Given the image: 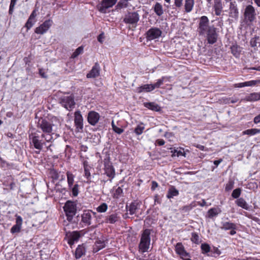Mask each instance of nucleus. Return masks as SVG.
<instances>
[{"mask_svg": "<svg viewBox=\"0 0 260 260\" xmlns=\"http://www.w3.org/2000/svg\"><path fill=\"white\" fill-rule=\"evenodd\" d=\"M152 230L150 229H146L143 231L139 243V250L141 252H147L149 248L150 244V234Z\"/></svg>", "mask_w": 260, "mask_h": 260, "instance_id": "f257e3e1", "label": "nucleus"}, {"mask_svg": "<svg viewBox=\"0 0 260 260\" xmlns=\"http://www.w3.org/2000/svg\"><path fill=\"white\" fill-rule=\"evenodd\" d=\"M244 16L247 22L252 23L256 18V13L254 8L251 5L247 6L245 9Z\"/></svg>", "mask_w": 260, "mask_h": 260, "instance_id": "f03ea898", "label": "nucleus"}, {"mask_svg": "<svg viewBox=\"0 0 260 260\" xmlns=\"http://www.w3.org/2000/svg\"><path fill=\"white\" fill-rule=\"evenodd\" d=\"M53 124L51 122L44 119H41L38 123V127L40 128L43 133H52L53 132Z\"/></svg>", "mask_w": 260, "mask_h": 260, "instance_id": "7ed1b4c3", "label": "nucleus"}, {"mask_svg": "<svg viewBox=\"0 0 260 260\" xmlns=\"http://www.w3.org/2000/svg\"><path fill=\"white\" fill-rule=\"evenodd\" d=\"M52 24L53 21L51 19H48L45 21L39 26L36 27L35 32L37 34L43 35L49 29Z\"/></svg>", "mask_w": 260, "mask_h": 260, "instance_id": "20e7f679", "label": "nucleus"}, {"mask_svg": "<svg viewBox=\"0 0 260 260\" xmlns=\"http://www.w3.org/2000/svg\"><path fill=\"white\" fill-rule=\"evenodd\" d=\"M64 210L68 217V219H72L76 212V205L73 202L68 201L64 206Z\"/></svg>", "mask_w": 260, "mask_h": 260, "instance_id": "39448f33", "label": "nucleus"}, {"mask_svg": "<svg viewBox=\"0 0 260 260\" xmlns=\"http://www.w3.org/2000/svg\"><path fill=\"white\" fill-rule=\"evenodd\" d=\"M117 2V0H103L97 6L99 11L102 13H106L108 8L112 7Z\"/></svg>", "mask_w": 260, "mask_h": 260, "instance_id": "423d86ee", "label": "nucleus"}, {"mask_svg": "<svg viewBox=\"0 0 260 260\" xmlns=\"http://www.w3.org/2000/svg\"><path fill=\"white\" fill-rule=\"evenodd\" d=\"M239 10L236 1L230 3L229 8V16L230 18L235 20H238L239 17Z\"/></svg>", "mask_w": 260, "mask_h": 260, "instance_id": "0eeeda50", "label": "nucleus"}, {"mask_svg": "<svg viewBox=\"0 0 260 260\" xmlns=\"http://www.w3.org/2000/svg\"><path fill=\"white\" fill-rule=\"evenodd\" d=\"M60 103L67 110H70L75 105V102L72 96H64L60 100Z\"/></svg>", "mask_w": 260, "mask_h": 260, "instance_id": "6e6552de", "label": "nucleus"}, {"mask_svg": "<svg viewBox=\"0 0 260 260\" xmlns=\"http://www.w3.org/2000/svg\"><path fill=\"white\" fill-rule=\"evenodd\" d=\"M30 144L34 147L41 150L43 148V145H45V142H41L40 137L39 136H36L31 134L29 136Z\"/></svg>", "mask_w": 260, "mask_h": 260, "instance_id": "1a4fd4ad", "label": "nucleus"}, {"mask_svg": "<svg viewBox=\"0 0 260 260\" xmlns=\"http://www.w3.org/2000/svg\"><path fill=\"white\" fill-rule=\"evenodd\" d=\"M211 27L209 26V19L207 17L205 16H202L199 23V32L203 35L208 30L209 28Z\"/></svg>", "mask_w": 260, "mask_h": 260, "instance_id": "9d476101", "label": "nucleus"}, {"mask_svg": "<svg viewBox=\"0 0 260 260\" xmlns=\"http://www.w3.org/2000/svg\"><path fill=\"white\" fill-rule=\"evenodd\" d=\"M139 14L138 12L128 13L124 17L123 21L126 23L135 24L139 20Z\"/></svg>", "mask_w": 260, "mask_h": 260, "instance_id": "9b49d317", "label": "nucleus"}, {"mask_svg": "<svg viewBox=\"0 0 260 260\" xmlns=\"http://www.w3.org/2000/svg\"><path fill=\"white\" fill-rule=\"evenodd\" d=\"M83 118L81 112L77 111L74 113V122L78 131L82 130L83 127Z\"/></svg>", "mask_w": 260, "mask_h": 260, "instance_id": "f8f14e48", "label": "nucleus"}, {"mask_svg": "<svg viewBox=\"0 0 260 260\" xmlns=\"http://www.w3.org/2000/svg\"><path fill=\"white\" fill-rule=\"evenodd\" d=\"M161 31L158 28L153 27L149 29L147 33V38L149 40H152L158 38L161 35Z\"/></svg>", "mask_w": 260, "mask_h": 260, "instance_id": "ddd939ff", "label": "nucleus"}, {"mask_svg": "<svg viewBox=\"0 0 260 260\" xmlns=\"http://www.w3.org/2000/svg\"><path fill=\"white\" fill-rule=\"evenodd\" d=\"M207 32V39L209 44H213L217 41V35L216 32V29L213 26L209 28Z\"/></svg>", "mask_w": 260, "mask_h": 260, "instance_id": "4468645a", "label": "nucleus"}, {"mask_svg": "<svg viewBox=\"0 0 260 260\" xmlns=\"http://www.w3.org/2000/svg\"><path fill=\"white\" fill-rule=\"evenodd\" d=\"M100 115L98 113L92 111H90L88 114L87 120L88 122L92 125H95L100 119Z\"/></svg>", "mask_w": 260, "mask_h": 260, "instance_id": "2eb2a0df", "label": "nucleus"}, {"mask_svg": "<svg viewBox=\"0 0 260 260\" xmlns=\"http://www.w3.org/2000/svg\"><path fill=\"white\" fill-rule=\"evenodd\" d=\"M100 67L98 63L96 62L89 73L86 75L88 78H93L100 75Z\"/></svg>", "mask_w": 260, "mask_h": 260, "instance_id": "dca6fc26", "label": "nucleus"}, {"mask_svg": "<svg viewBox=\"0 0 260 260\" xmlns=\"http://www.w3.org/2000/svg\"><path fill=\"white\" fill-rule=\"evenodd\" d=\"M16 224L14 225L11 229V232L13 234L19 233L21 230V225L22 224V217L19 215H16Z\"/></svg>", "mask_w": 260, "mask_h": 260, "instance_id": "f3484780", "label": "nucleus"}, {"mask_svg": "<svg viewBox=\"0 0 260 260\" xmlns=\"http://www.w3.org/2000/svg\"><path fill=\"white\" fill-rule=\"evenodd\" d=\"M242 100L246 102H255L260 100V92L248 94Z\"/></svg>", "mask_w": 260, "mask_h": 260, "instance_id": "a211bd4d", "label": "nucleus"}, {"mask_svg": "<svg viewBox=\"0 0 260 260\" xmlns=\"http://www.w3.org/2000/svg\"><path fill=\"white\" fill-rule=\"evenodd\" d=\"M175 251L182 258H184V257H187L188 256V254L185 250L184 246L181 243H177L175 246Z\"/></svg>", "mask_w": 260, "mask_h": 260, "instance_id": "6ab92c4d", "label": "nucleus"}, {"mask_svg": "<svg viewBox=\"0 0 260 260\" xmlns=\"http://www.w3.org/2000/svg\"><path fill=\"white\" fill-rule=\"evenodd\" d=\"M91 213L89 211H85L81 215V221L85 225H89L91 224Z\"/></svg>", "mask_w": 260, "mask_h": 260, "instance_id": "aec40b11", "label": "nucleus"}, {"mask_svg": "<svg viewBox=\"0 0 260 260\" xmlns=\"http://www.w3.org/2000/svg\"><path fill=\"white\" fill-rule=\"evenodd\" d=\"M213 8L215 15L220 16L223 9L221 0H214Z\"/></svg>", "mask_w": 260, "mask_h": 260, "instance_id": "412c9836", "label": "nucleus"}, {"mask_svg": "<svg viewBox=\"0 0 260 260\" xmlns=\"http://www.w3.org/2000/svg\"><path fill=\"white\" fill-rule=\"evenodd\" d=\"M105 174L109 177L114 178L115 175V171L113 166L110 164L107 163L105 165Z\"/></svg>", "mask_w": 260, "mask_h": 260, "instance_id": "4be33fe9", "label": "nucleus"}, {"mask_svg": "<svg viewBox=\"0 0 260 260\" xmlns=\"http://www.w3.org/2000/svg\"><path fill=\"white\" fill-rule=\"evenodd\" d=\"M221 229L225 231L236 229L237 225L235 223L230 221H223L221 222Z\"/></svg>", "mask_w": 260, "mask_h": 260, "instance_id": "5701e85b", "label": "nucleus"}, {"mask_svg": "<svg viewBox=\"0 0 260 260\" xmlns=\"http://www.w3.org/2000/svg\"><path fill=\"white\" fill-rule=\"evenodd\" d=\"M80 237V235L78 232H72L69 237V244L70 245H72L75 242H77L79 238Z\"/></svg>", "mask_w": 260, "mask_h": 260, "instance_id": "b1692460", "label": "nucleus"}, {"mask_svg": "<svg viewBox=\"0 0 260 260\" xmlns=\"http://www.w3.org/2000/svg\"><path fill=\"white\" fill-rule=\"evenodd\" d=\"M194 4V0H185L184 8L186 13L191 12Z\"/></svg>", "mask_w": 260, "mask_h": 260, "instance_id": "393cba45", "label": "nucleus"}, {"mask_svg": "<svg viewBox=\"0 0 260 260\" xmlns=\"http://www.w3.org/2000/svg\"><path fill=\"white\" fill-rule=\"evenodd\" d=\"M144 106L154 111H159L160 110V107L154 103H145Z\"/></svg>", "mask_w": 260, "mask_h": 260, "instance_id": "a878e982", "label": "nucleus"}, {"mask_svg": "<svg viewBox=\"0 0 260 260\" xmlns=\"http://www.w3.org/2000/svg\"><path fill=\"white\" fill-rule=\"evenodd\" d=\"M232 53L236 57L239 56L241 52V48L238 45H233L231 47Z\"/></svg>", "mask_w": 260, "mask_h": 260, "instance_id": "bb28decb", "label": "nucleus"}, {"mask_svg": "<svg viewBox=\"0 0 260 260\" xmlns=\"http://www.w3.org/2000/svg\"><path fill=\"white\" fill-rule=\"evenodd\" d=\"M153 9L155 13L157 16H160L164 14L162 6L160 3H156L154 5Z\"/></svg>", "mask_w": 260, "mask_h": 260, "instance_id": "cd10ccee", "label": "nucleus"}, {"mask_svg": "<svg viewBox=\"0 0 260 260\" xmlns=\"http://www.w3.org/2000/svg\"><path fill=\"white\" fill-rule=\"evenodd\" d=\"M236 203L238 206H239L244 209H246V210L249 209L248 205L247 204L246 202L245 201V200L243 198H239V199H237L236 201Z\"/></svg>", "mask_w": 260, "mask_h": 260, "instance_id": "c85d7f7f", "label": "nucleus"}, {"mask_svg": "<svg viewBox=\"0 0 260 260\" xmlns=\"http://www.w3.org/2000/svg\"><path fill=\"white\" fill-rule=\"evenodd\" d=\"M154 89L153 84H145L139 88V92H150Z\"/></svg>", "mask_w": 260, "mask_h": 260, "instance_id": "c756f323", "label": "nucleus"}, {"mask_svg": "<svg viewBox=\"0 0 260 260\" xmlns=\"http://www.w3.org/2000/svg\"><path fill=\"white\" fill-rule=\"evenodd\" d=\"M85 253V249L82 245H79L77 248L75 255L76 258H80Z\"/></svg>", "mask_w": 260, "mask_h": 260, "instance_id": "7c9ffc66", "label": "nucleus"}, {"mask_svg": "<svg viewBox=\"0 0 260 260\" xmlns=\"http://www.w3.org/2000/svg\"><path fill=\"white\" fill-rule=\"evenodd\" d=\"M179 194V191L174 187H171L168 190L167 197L168 199L173 198L174 197L177 196Z\"/></svg>", "mask_w": 260, "mask_h": 260, "instance_id": "2f4dec72", "label": "nucleus"}, {"mask_svg": "<svg viewBox=\"0 0 260 260\" xmlns=\"http://www.w3.org/2000/svg\"><path fill=\"white\" fill-rule=\"evenodd\" d=\"M54 133H43L41 135V138L42 139H44L46 143H52L53 141V139L52 137V135Z\"/></svg>", "mask_w": 260, "mask_h": 260, "instance_id": "473e14b6", "label": "nucleus"}, {"mask_svg": "<svg viewBox=\"0 0 260 260\" xmlns=\"http://www.w3.org/2000/svg\"><path fill=\"white\" fill-rule=\"evenodd\" d=\"M260 133V129L252 128L245 130L242 132V135H248L250 136H253L257 134Z\"/></svg>", "mask_w": 260, "mask_h": 260, "instance_id": "72a5a7b5", "label": "nucleus"}, {"mask_svg": "<svg viewBox=\"0 0 260 260\" xmlns=\"http://www.w3.org/2000/svg\"><path fill=\"white\" fill-rule=\"evenodd\" d=\"M127 211L129 212L131 215H134L136 213V210L138 209V204L136 203H132L128 208L126 207Z\"/></svg>", "mask_w": 260, "mask_h": 260, "instance_id": "f704fd0d", "label": "nucleus"}, {"mask_svg": "<svg viewBox=\"0 0 260 260\" xmlns=\"http://www.w3.org/2000/svg\"><path fill=\"white\" fill-rule=\"evenodd\" d=\"M106 244L104 241H96L94 246V250L96 251H99L100 250L104 248Z\"/></svg>", "mask_w": 260, "mask_h": 260, "instance_id": "c9c22d12", "label": "nucleus"}, {"mask_svg": "<svg viewBox=\"0 0 260 260\" xmlns=\"http://www.w3.org/2000/svg\"><path fill=\"white\" fill-rule=\"evenodd\" d=\"M220 212L221 210L219 209L211 208L208 211V217L210 218H212L217 216Z\"/></svg>", "mask_w": 260, "mask_h": 260, "instance_id": "e433bc0d", "label": "nucleus"}, {"mask_svg": "<svg viewBox=\"0 0 260 260\" xmlns=\"http://www.w3.org/2000/svg\"><path fill=\"white\" fill-rule=\"evenodd\" d=\"M118 220L117 214H112L109 216L106 219V222L110 223H114Z\"/></svg>", "mask_w": 260, "mask_h": 260, "instance_id": "4c0bfd02", "label": "nucleus"}, {"mask_svg": "<svg viewBox=\"0 0 260 260\" xmlns=\"http://www.w3.org/2000/svg\"><path fill=\"white\" fill-rule=\"evenodd\" d=\"M67 181H68V183L69 186L70 187H71L73 186V183H74V176L73 174H72L70 172H68L67 173Z\"/></svg>", "mask_w": 260, "mask_h": 260, "instance_id": "58836bf2", "label": "nucleus"}, {"mask_svg": "<svg viewBox=\"0 0 260 260\" xmlns=\"http://www.w3.org/2000/svg\"><path fill=\"white\" fill-rule=\"evenodd\" d=\"M145 128L144 126L143 125L142 123L138 125L135 129V133L137 135H140L142 134L143 132V131Z\"/></svg>", "mask_w": 260, "mask_h": 260, "instance_id": "ea45409f", "label": "nucleus"}, {"mask_svg": "<svg viewBox=\"0 0 260 260\" xmlns=\"http://www.w3.org/2000/svg\"><path fill=\"white\" fill-rule=\"evenodd\" d=\"M259 40V37H255L252 38L250 42L251 46L252 47L257 46V44H260Z\"/></svg>", "mask_w": 260, "mask_h": 260, "instance_id": "a19ab883", "label": "nucleus"}, {"mask_svg": "<svg viewBox=\"0 0 260 260\" xmlns=\"http://www.w3.org/2000/svg\"><path fill=\"white\" fill-rule=\"evenodd\" d=\"M108 209V206L106 203H102L96 208V211L98 212L103 213L105 212Z\"/></svg>", "mask_w": 260, "mask_h": 260, "instance_id": "79ce46f5", "label": "nucleus"}, {"mask_svg": "<svg viewBox=\"0 0 260 260\" xmlns=\"http://www.w3.org/2000/svg\"><path fill=\"white\" fill-rule=\"evenodd\" d=\"M112 127L113 130L118 134H121L123 132V129L118 127L114 123V121L112 122Z\"/></svg>", "mask_w": 260, "mask_h": 260, "instance_id": "37998d69", "label": "nucleus"}, {"mask_svg": "<svg viewBox=\"0 0 260 260\" xmlns=\"http://www.w3.org/2000/svg\"><path fill=\"white\" fill-rule=\"evenodd\" d=\"M36 22V20H32L28 18L26 23H25V27L27 29H29L34 25Z\"/></svg>", "mask_w": 260, "mask_h": 260, "instance_id": "c03bdc74", "label": "nucleus"}, {"mask_svg": "<svg viewBox=\"0 0 260 260\" xmlns=\"http://www.w3.org/2000/svg\"><path fill=\"white\" fill-rule=\"evenodd\" d=\"M83 48L82 47H79L73 53L72 55V58H75L77 56H78L79 54H81L83 52Z\"/></svg>", "mask_w": 260, "mask_h": 260, "instance_id": "a18cd8bd", "label": "nucleus"}, {"mask_svg": "<svg viewBox=\"0 0 260 260\" xmlns=\"http://www.w3.org/2000/svg\"><path fill=\"white\" fill-rule=\"evenodd\" d=\"M241 190L240 188H236L234 189L232 192V196L235 199H237L241 194Z\"/></svg>", "mask_w": 260, "mask_h": 260, "instance_id": "49530a36", "label": "nucleus"}, {"mask_svg": "<svg viewBox=\"0 0 260 260\" xmlns=\"http://www.w3.org/2000/svg\"><path fill=\"white\" fill-rule=\"evenodd\" d=\"M201 249L203 253H205L209 252L210 247L208 244L204 243L201 245Z\"/></svg>", "mask_w": 260, "mask_h": 260, "instance_id": "de8ad7c7", "label": "nucleus"}, {"mask_svg": "<svg viewBox=\"0 0 260 260\" xmlns=\"http://www.w3.org/2000/svg\"><path fill=\"white\" fill-rule=\"evenodd\" d=\"M164 78V77H162L161 79L157 80L156 83L152 84L154 89L159 88L161 85H162Z\"/></svg>", "mask_w": 260, "mask_h": 260, "instance_id": "09e8293b", "label": "nucleus"}, {"mask_svg": "<svg viewBox=\"0 0 260 260\" xmlns=\"http://www.w3.org/2000/svg\"><path fill=\"white\" fill-rule=\"evenodd\" d=\"M17 0H11V3L10 5V8H9V14H12L13 12L14 7L16 5Z\"/></svg>", "mask_w": 260, "mask_h": 260, "instance_id": "8fccbe9b", "label": "nucleus"}, {"mask_svg": "<svg viewBox=\"0 0 260 260\" xmlns=\"http://www.w3.org/2000/svg\"><path fill=\"white\" fill-rule=\"evenodd\" d=\"M234 182L232 180H230L228 183L226 184L225 186V190L229 191L231 190L234 187Z\"/></svg>", "mask_w": 260, "mask_h": 260, "instance_id": "3c124183", "label": "nucleus"}, {"mask_svg": "<svg viewBox=\"0 0 260 260\" xmlns=\"http://www.w3.org/2000/svg\"><path fill=\"white\" fill-rule=\"evenodd\" d=\"M84 176L87 179H89L90 176V173L89 172V170L87 167L85 166V162L84 163Z\"/></svg>", "mask_w": 260, "mask_h": 260, "instance_id": "603ef678", "label": "nucleus"}, {"mask_svg": "<svg viewBox=\"0 0 260 260\" xmlns=\"http://www.w3.org/2000/svg\"><path fill=\"white\" fill-rule=\"evenodd\" d=\"M129 0H125V2H119L117 5V7L122 8H126L127 6V2Z\"/></svg>", "mask_w": 260, "mask_h": 260, "instance_id": "864d4df0", "label": "nucleus"}, {"mask_svg": "<svg viewBox=\"0 0 260 260\" xmlns=\"http://www.w3.org/2000/svg\"><path fill=\"white\" fill-rule=\"evenodd\" d=\"M259 83H260V80L249 81H248V86H253Z\"/></svg>", "mask_w": 260, "mask_h": 260, "instance_id": "5fc2aeb1", "label": "nucleus"}, {"mask_svg": "<svg viewBox=\"0 0 260 260\" xmlns=\"http://www.w3.org/2000/svg\"><path fill=\"white\" fill-rule=\"evenodd\" d=\"M78 187V184H75L74 186V187L72 188H73L72 189V192H73V194L74 196H76L78 194V191H77Z\"/></svg>", "mask_w": 260, "mask_h": 260, "instance_id": "6e6d98bb", "label": "nucleus"}, {"mask_svg": "<svg viewBox=\"0 0 260 260\" xmlns=\"http://www.w3.org/2000/svg\"><path fill=\"white\" fill-rule=\"evenodd\" d=\"M183 0H175L174 5L176 7H180L182 5Z\"/></svg>", "mask_w": 260, "mask_h": 260, "instance_id": "4d7b16f0", "label": "nucleus"}, {"mask_svg": "<svg viewBox=\"0 0 260 260\" xmlns=\"http://www.w3.org/2000/svg\"><path fill=\"white\" fill-rule=\"evenodd\" d=\"M191 240L193 242H197L199 240L198 235L195 233H193L192 235Z\"/></svg>", "mask_w": 260, "mask_h": 260, "instance_id": "13d9d810", "label": "nucleus"}, {"mask_svg": "<svg viewBox=\"0 0 260 260\" xmlns=\"http://www.w3.org/2000/svg\"><path fill=\"white\" fill-rule=\"evenodd\" d=\"M37 16V14H36V10H34L31 14H30V15L29 16V18H30L32 20H36V17Z\"/></svg>", "mask_w": 260, "mask_h": 260, "instance_id": "bf43d9fd", "label": "nucleus"}, {"mask_svg": "<svg viewBox=\"0 0 260 260\" xmlns=\"http://www.w3.org/2000/svg\"><path fill=\"white\" fill-rule=\"evenodd\" d=\"M253 122L255 124H257L260 122V114L254 118Z\"/></svg>", "mask_w": 260, "mask_h": 260, "instance_id": "052dcab7", "label": "nucleus"}, {"mask_svg": "<svg viewBox=\"0 0 260 260\" xmlns=\"http://www.w3.org/2000/svg\"><path fill=\"white\" fill-rule=\"evenodd\" d=\"M52 178L54 179H58L59 176L58 174L55 171H53L52 172Z\"/></svg>", "mask_w": 260, "mask_h": 260, "instance_id": "680f3d73", "label": "nucleus"}, {"mask_svg": "<svg viewBox=\"0 0 260 260\" xmlns=\"http://www.w3.org/2000/svg\"><path fill=\"white\" fill-rule=\"evenodd\" d=\"M158 186V184L156 182L153 181L152 182L151 189L154 190Z\"/></svg>", "mask_w": 260, "mask_h": 260, "instance_id": "e2e57ef3", "label": "nucleus"}, {"mask_svg": "<svg viewBox=\"0 0 260 260\" xmlns=\"http://www.w3.org/2000/svg\"><path fill=\"white\" fill-rule=\"evenodd\" d=\"M157 144L159 146L164 145L165 143V142L162 139H158L156 140Z\"/></svg>", "mask_w": 260, "mask_h": 260, "instance_id": "0e129e2a", "label": "nucleus"}, {"mask_svg": "<svg viewBox=\"0 0 260 260\" xmlns=\"http://www.w3.org/2000/svg\"><path fill=\"white\" fill-rule=\"evenodd\" d=\"M39 74L40 76L43 78H46L47 77L43 69L39 70Z\"/></svg>", "mask_w": 260, "mask_h": 260, "instance_id": "69168bd1", "label": "nucleus"}, {"mask_svg": "<svg viewBox=\"0 0 260 260\" xmlns=\"http://www.w3.org/2000/svg\"><path fill=\"white\" fill-rule=\"evenodd\" d=\"M198 204L199 205L203 207L206 205V202L205 200H202L201 202H198Z\"/></svg>", "mask_w": 260, "mask_h": 260, "instance_id": "338daca9", "label": "nucleus"}, {"mask_svg": "<svg viewBox=\"0 0 260 260\" xmlns=\"http://www.w3.org/2000/svg\"><path fill=\"white\" fill-rule=\"evenodd\" d=\"M122 192V189L120 187H118L117 189L116 190V193L117 195H119L120 193H121Z\"/></svg>", "mask_w": 260, "mask_h": 260, "instance_id": "774afa93", "label": "nucleus"}]
</instances>
